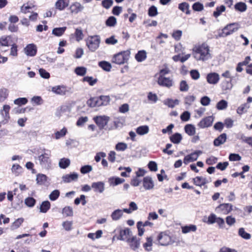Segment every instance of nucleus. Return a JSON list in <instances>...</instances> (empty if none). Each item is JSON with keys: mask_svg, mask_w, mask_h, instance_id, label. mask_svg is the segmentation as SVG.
Listing matches in <instances>:
<instances>
[{"mask_svg": "<svg viewBox=\"0 0 252 252\" xmlns=\"http://www.w3.org/2000/svg\"><path fill=\"white\" fill-rule=\"evenodd\" d=\"M192 55L197 61L205 62L211 58L209 47L205 43L195 45L192 49Z\"/></svg>", "mask_w": 252, "mask_h": 252, "instance_id": "f257e3e1", "label": "nucleus"}, {"mask_svg": "<svg viewBox=\"0 0 252 252\" xmlns=\"http://www.w3.org/2000/svg\"><path fill=\"white\" fill-rule=\"evenodd\" d=\"M110 98L108 95H101L99 96L91 97L87 102L90 107L106 106L110 103Z\"/></svg>", "mask_w": 252, "mask_h": 252, "instance_id": "f03ea898", "label": "nucleus"}, {"mask_svg": "<svg viewBox=\"0 0 252 252\" xmlns=\"http://www.w3.org/2000/svg\"><path fill=\"white\" fill-rule=\"evenodd\" d=\"M239 24L237 23H233L227 25L221 30L218 31V34L215 35L216 38L221 37H226L232 34L239 29Z\"/></svg>", "mask_w": 252, "mask_h": 252, "instance_id": "7ed1b4c3", "label": "nucleus"}, {"mask_svg": "<svg viewBox=\"0 0 252 252\" xmlns=\"http://www.w3.org/2000/svg\"><path fill=\"white\" fill-rule=\"evenodd\" d=\"M43 151H47V152H44L40 156H38V158L39 161V164L42 168L49 169L51 167V159H50V157L51 156V152L49 150H46L45 149H43Z\"/></svg>", "mask_w": 252, "mask_h": 252, "instance_id": "20e7f679", "label": "nucleus"}, {"mask_svg": "<svg viewBox=\"0 0 252 252\" xmlns=\"http://www.w3.org/2000/svg\"><path fill=\"white\" fill-rule=\"evenodd\" d=\"M86 45L91 52H94L99 47L100 38L98 35L91 36L86 39Z\"/></svg>", "mask_w": 252, "mask_h": 252, "instance_id": "39448f33", "label": "nucleus"}, {"mask_svg": "<svg viewBox=\"0 0 252 252\" xmlns=\"http://www.w3.org/2000/svg\"><path fill=\"white\" fill-rule=\"evenodd\" d=\"M109 120V117L105 115L96 116L94 118V121L100 130L103 129L110 130L112 128V127H105Z\"/></svg>", "mask_w": 252, "mask_h": 252, "instance_id": "423d86ee", "label": "nucleus"}, {"mask_svg": "<svg viewBox=\"0 0 252 252\" xmlns=\"http://www.w3.org/2000/svg\"><path fill=\"white\" fill-rule=\"evenodd\" d=\"M52 91L57 94L61 95H64L67 93H72L71 91V88H68L63 85L53 87L52 88Z\"/></svg>", "mask_w": 252, "mask_h": 252, "instance_id": "0eeeda50", "label": "nucleus"}, {"mask_svg": "<svg viewBox=\"0 0 252 252\" xmlns=\"http://www.w3.org/2000/svg\"><path fill=\"white\" fill-rule=\"evenodd\" d=\"M202 153L200 150L195 151V152L185 156L184 158V163L185 164H188L189 162L196 161L198 157Z\"/></svg>", "mask_w": 252, "mask_h": 252, "instance_id": "6e6552de", "label": "nucleus"}, {"mask_svg": "<svg viewBox=\"0 0 252 252\" xmlns=\"http://www.w3.org/2000/svg\"><path fill=\"white\" fill-rule=\"evenodd\" d=\"M214 121V117L213 116L206 117L198 123L197 126L201 128L208 127L212 125Z\"/></svg>", "mask_w": 252, "mask_h": 252, "instance_id": "1a4fd4ad", "label": "nucleus"}, {"mask_svg": "<svg viewBox=\"0 0 252 252\" xmlns=\"http://www.w3.org/2000/svg\"><path fill=\"white\" fill-rule=\"evenodd\" d=\"M126 60V51H122L115 55L112 59L113 63L118 64H122Z\"/></svg>", "mask_w": 252, "mask_h": 252, "instance_id": "9d476101", "label": "nucleus"}, {"mask_svg": "<svg viewBox=\"0 0 252 252\" xmlns=\"http://www.w3.org/2000/svg\"><path fill=\"white\" fill-rule=\"evenodd\" d=\"M232 205L229 203L221 204L216 208V211L220 212L222 214L227 215L232 211Z\"/></svg>", "mask_w": 252, "mask_h": 252, "instance_id": "9b49d317", "label": "nucleus"}, {"mask_svg": "<svg viewBox=\"0 0 252 252\" xmlns=\"http://www.w3.org/2000/svg\"><path fill=\"white\" fill-rule=\"evenodd\" d=\"M10 107L9 105H4L3 109L0 111V113L2 116L4 120L1 121L0 124H5L8 122L10 119L9 110Z\"/></svg>", "mask_w": 252, "mask_h": 252, "instance_id": "f8f14e48", "label": "nucleus"}, {"mask_svg": "<svg viewBox=\"0 0 252 252\" xmlns=\"http://www.w3.org/2000/svg\"><path fill=\"white\" fill-rule=\"evenodd\" d=\"M24 51L27 56L34 57L37 53V47L33 43L28 44L24 48Z\"/></svg>", "mask_w": 252, "mask_h": 252, "instance_id": "ddd939ff", "label": "nucleus"}, {"mask_svg": "<svg viewBox=\"0 0 252 252\" xmlns=\"http://www.w3.org/2000/svg\"><path fill=\"white\" fill-rule=\"evenodd\" d=\"M158 83L159 85L170 88L173 85V81L170 78L159 76L158 79Z\"/></svg>", "mask_w": 252, "mask_h": 252, "instance_id": "4468645a", "label": "nucleus"}, {"mask_svg": "<svg viewBox=\"0 0 252 252\" xmlns=\"http://www.w3.org/2000/svg\"><path fill=\"white\" fill-rule=\"evenodd\" d=\"M206 80L209 84L215 85L217 84L220 80L219 74L216 72L208 73L206 76Z\"/></svg>", "mask_w": 252, "mask_h": 252, "instance_id": "2eb2a0df", "label": "nucleus"}, {"mask_svg": "<svg viewBox=\"0 0 252 252\" xmlns=\"http://www.w3.org/2000/svg\"><path fill=\"white\" fill-rule=\"evenodd\" d=\"M35 7V6L31 2H28L24 3L20 7V12L23 14H27L31 13L32 10Z\"/></svg>", "mask_w": 252, "mask_h": 252, "instance_id": "dca6fc26", "label": "nucleus"}, {"mask_svg": "<svg viewBox=\"0 0 252 252\" xmlns=\"http://www.w3.org/2000/svg\"><path fill=\"white\" fill-rule=\"evenodd\" d=\"M91 187L94 192L101 193L104 190V183L101 181L94 182L92 184Z\"/></svg>", "mask_w": 252, "mask_h": 252, "instance_id": "f3484780", "label": "nucleus"}, {"mask_svg": "<svg viewBox=\"0 0 252 252\" xmlns=\"http://www.w3.org/2000/svg\"><path fill=\"white\" fill-rule=\"evenodd\" d=\"M143 185L146 190H150L154 188V184L151 177L146 176L143 178Z\"/></svg>", "mask_w": 252, "mask_h": 252, "instance_id": "a211bd4d", "label": "nucleus"}, {"mask_svg": "<svg viewBox=\"0 0 252 252\" xmlns=\"http://www.w3.org/2000/svg\"><path fill=\"white\" fill-rule=\"evenodd\" d=\"M78 175L77 173L73 172L69 174H66L63 176L62 179L64 183H70L76 181L78 179Z\"/></svg>", "mask_w": 252, "mask_h": 252, "instance_id": "6ab92c4d", "label": "nucleus"}, {"mask_svg": "<svg viewBox=\"0 0 252 252\" xmlns=\"http://www.w3.org/2000/svg\"><path fill=\"white\" fill-rule=\"evenodd\" d=\"M125 179L117 177H111L108 178V182L111 187H114L121 184L125 182Z\"/></svg>", "mask_w": 252, "mask_h": 252, "instance_id": "aec40b11", "label": "nucleus"}, {"mask_svg": "<svg viewBox=\"0 0 252 252\" xmlns=\"http://www.w3.org/2000/svg\"><path fill=\"white\" fill-rule=\"evenodd\" d=\"M84 6L78 2L72 3L70 6L71 12L74 14L81 12L84 9Z\"/></svg>", "mask_w": 252, "mask_h": 252, "instance_id": "412c9836", "label": "nucleus"}, {"mask_svg": "<svg viewBox=\"0 0 252 252\" xmlns=\"http://www.w3.org/2000/svg\"><path fill=\"white\" fill-rule=\"evenodd\" d=\"M149 127L147 125L139 126L135 129L136 133L141 136L147 134L149 133Z\"/></svg>", "mask_w": 252, "mask_h": 252, "instance_id": "4be33fe9", "label": "nucleus"}, {"mask_svg": "<svg viewBox=\"0 0 252 252\" xmlns=\"http://www.w3.org/2000/svg\"><path fill=\"white\" fill-rule=\"evenodd\" d=\"M193 182L194 185L197 186L201 187L208 183L206 178L201 176H197L193 179Z\"/></svg>", "mask_w": 252, "mask_h": 252, "instance_id": "5701e85b", "label": "nucleus"}, {"mask_svg": "<svg viewBox=\"0 0 252 252\" xmlns=\"http://www.w3.org/2000/svg\"><path fill=\"white\" fill-rule=\"evenodd\" d=\"M69 4L68 0H58L55 4L56 8L59 10H64Z\"/></svg>", "mask_w": 252, "mask_h": 252, "instance_id": "b1692460", "label": "nucleus"}, {"mask_svg": "<svg viewBox=\"0 0 252 252\" xmlns=\"http://www.w3.org/2000/svg\"><path fill=\"white\" fill-rule=\"evenodd\" d=\"M226 134L222 133L214 140V144L215 146H219L223 144L226 141Z\"/></svg>", "mask_w": 252, "mask_h": 252, "instance_id": "393cba45", "label": "nucleus"}, {"mask_svg": "<svg viewBox=\"0 0 252 252\" xmlns=\"http://www.w3.org/2000/svg\"><path fill=\"white\" fill-rule=\"evenodd\" d=\"M182 232L184 234L189 233L190 232H195L197 230V227L194 224H189L182 226Z\"/></svg>", "mask_w": 252, "mask_h": 252, "instance_id": "a878e982", "label": "nucleus"}, {"mask_svg": "<svg viewBox=\"0 0 252 252\" xmlns=\"http://www.w3.org/2000/svg\"><path fill=\"white\" fill-rule=\"evenodd\" d=\"M135 58L138 62H142L147 58V53L145 50L139 51L135 55Z\"/></svg>", "mask_w": 252, "mask_h": 252, "instance_id": "bb28decb", "label": "nucleus"}, {"mask_svg": "<svg viewBox=\"0 0 252 252\" xmlns=\"http://www.w3.org/2000/svg\"><path fill=\"white\" fill-rule=\"evenodd\" d=\"M186 133L189 136H193L195 133V127L192 124H187L184 127Z\"/></svg>", "mask_w": 252, "mask_h": 252, "instance_id": "cd10ccee", "label": "nucleus"}, {"mask_svg": "<svg viewBox=\"0 0 252 252\" xmlns=\"http://www.w3.org/2000/svg\"><path fill=\"white\" fill-rule=\"evenodd\" d=\"M232 80L230 79L229 81L224 80L221 84V87L223 91H230L233 87V85L231 83Z\"/></svg>", "mask_w": 252, "mask_h": 252, "instance_id": "c85d7f7f", "label": "nucleus"}, {"mask_svg": "<svg viewBox=\"0 0 252 252\" xmlns=\"http://www.w3.org/2000/svg\"><path fill=\"white\" fill-rule=\"evenodd\" d=\"M123 212H126V208L122 210L120 209L115 210L111 214L112 219L115 220H119L123 215Z\"/></svg>", "mask_w": 252, "mask_h": 252, "instance_id": "c756f323", "label": "nucleus"}, {"mask_svg": "<svg viewBox=\"0 0 252 252\" xmlns=\"http://www.w3.org/2000/svg\"><path fill=\"white\" fill-rule=\"evenodd\" d=\"M129 243V246L131 249L135 250L137 249L140 245L139 240L136 238L133 237L129 240H127Z\"/></svg>", "mask_w": 252, "mask_h": 252, "instance_id": "7c9ffc66", "label": "nucleus"}, {"mask_svg": "<svg viewBox=\"0 0 252 252\" xmlns=\"http://www.w3.org/2000/svg\"><path fill=\"white\" fill-rule=\"evenodd\" d=\"M170 237L168 235L163 234L162 233H161L158 236V240L159 242L160 243V245L162 246H166L168 244V242H165L163 240H168V241H170Z\"/></svg>", "mask_w": 252, "mask_h": 252, "instance_id": "2f4dec72", "label": "nucleus"}, {"mask_svg": "<svg viewBox=\"0 0 252 252\" xmlns=\"http://www.w3.org/2000/svg\"><path fill=\"white\" fill-rule=\"evenodd\" d=\"M189 5L188 3L184 2L180 3L178 8L183 12H185L186 14H189L190 11L189 10Z\"/></svg>", "mask_w": 252, "mask_h": 252, "instance_id": "473e14b6", "label": "nucleus"}, {"mask_svg": "<svg viewBox=\"0 0 252 252\" xmlns=\"http://www.w3.org/2000/svg\"><path fill=\"white\" fill-rule=\"evenodd\" d=\"M234 8L236 11L244 12L247 10V6L244 2H239L235 4Z\"/></svg>", "mask_w": 252, "mask_h": 252, "instance_id": "72a5a7b5", "label": "nucleus"}, {"mask_svg": "<svg viewBox=\"0 0 252 252\" xmlns=\"http://www.w3.org/2000/svg\"><path fill=\"white\" fill-rule=\"evenodd\" d=\"M182 139V135L179 133H175L170 137V141L174 144H179Z\"/></svg>", "mask_w": 252, "mask_h": 252, "instance_id": "f704fd0d", "label": "nucleus"}, {"mask_svg": "<svg viewBox=\"0 0 252 252\" xmlns=\"http://www.w3.org/2000/svg\"><path fill=\"white\" fill-rule=\"evenodd\" d=\"M70 164V161L69 159L67 158H61L59 162V166L62 169H65Z\"/></svg>", "mask_w": 252, "mask_h": 252, "instance_id": "c9c22d12", "label": "nucleus"}, {"mask_svg": "<svg viewBox=\"0 0 252 252\" xmlns=\"http://www.w3.org/2000/svg\"><path fill=\"white\" fill-rule=\"evenodd\" d=\"M51 204L49 201H44L42 202L40 207V212L41 213H45L50 208Z\"/></svg>", "mask_w": 252, "mask_h": 252, "instance_id": "e433bc0d", "label": "nucleus"}, {"mask_svg": "<svg viewBox=\"0 0 252 252\" xmlns=\"http://www.w3.org/2000/svg\"><path fill=\"white\" fill-rule=\"evenodd\" d=\"M66 27L56 28L52 30V34L57 36H62L65 32Z\"/></svg>", "mask_w": 252, "mask_h": 252, "instance_id": "4c0bfd02", "label": "nucleus"}, {"mask_svg": "<svg viewBox=\"0 0 252 252\" xmlns=\"http://www.w3.org/2000/svg\"><path fill=\"white\" fill-rule=\"evenodd\" d=\"M238 235L246 240H249L251 238V235L245 231V229L243 227L240 228L238 230Z\"/></svg>", "mask_w": 252, "mask_h": 252, "instance_id": "58836bf2", "label": "nucleus"}, {"mask_svg": "<svg viewBox=\"0 0 252 252\" xmlns=\"http://www.w3.org/2000/svg\"><path fill=\"white\" fill-rule=\"evenodd\" d=\"M37 184L39 185H44L47 181V176L42 174H38L36 176Z\"/></svg>", "mask_w": 252, "mask_h": 252, "instance_id": "ea45409f", "label": "nucleus"}, {"mask_svg": "<svg viewBox=\"0 0 252 252\" xmlns=\"http://www.w3.org/2000/svg\"><path fill=\"white\" fill-rule=\"evenodd\" d=\"M179 103V101L178 99L173 100L168 98L164 101V104L170 108H173L175 105H178Z\"/></svg>", "mask_w": 252, "mask_h": 252, "instance_id": "a19ab883", "label": "nucleus"}, {"mask_svg": "<svg viewBox=\"0 0 252 252\" xmlns=\"http://www.w3.org/2000/svg\"><path fill=\"white\" fill-rule=\"evenodd\" d=\"M99 66L101 67L104 70L106 71H110L112 68L111 64L106 61H101L98 63Z\"/></svg>", "mask_w": 252, "mask_h": 252, "instance_id": "79ce46f5", "label": "nucleus"}, {"mask_svg": "<svg viewBox=\"0 0 252 252\" xmlns=\"http://www.w3.org/2000/svg\"><path fill=\"white\" fill-rule=\"evenodd\" d=\"M62 214L65 217H72L73 215L72 207L70 206H65L62 210Z\"/></svg>", "mask_w": 252, "mask_h": 252, "instance_id": "37998d69", "label": "nucleus"}, {"mask_svg": "<svg viewBox=\"0 0 252 252\" xmlns=\"http://www.w3.org/2000/svg\"><path fill=\"white\" fill-rule=\"evenodd\" d=\"M227 106V102L226 100L222 99L217 103L216 105V108L218 110H222L226 109Z\"/></svg>", "mask_w": 252, "mask_h": 252, "instance_id": "c03bdc74", "label": "nucleus"}, {"mask_svg": "<svg viewBox=\"0 0 252 252\" xmlns=\"http://www.w3.org/2000/svg\"><path fill=\"white\" fill-rule=\"evenodd\" d=\"M74 71L77 75L83 76L87 73V68L83 66H78L75 69Z\"/></svg>", "mask_w": 252, "mask_h": 252, "instance_id": "a18cd8bd", "label": "nucleus"}, {"mask_svg": "<svg viewBox=\"0 0 252 252\" xmlns=\"http://www.w3.org/2000/svg\"><path fill=\"white\" fill-rule=\"evenodd\" d=\"M250 105L247 103H244L239 106L237 109V113L239 115H242L247 111L249 108Z\"/></svg>", "mask_w": 252, "mask_h": 252, "instance_id": "49530a36", "label": "nucleus"}, {"mask_svg": "<svg viewBox=\"0 0 252 252\" xmlns=\"http://www.w3.org/2000/svg\"><path fill=\"white\" fill-rule=\"evenodd\" d=\"M82 81L87 82L90 86H93L97 82V79L91 76H85L82 79Z\"/></svg>", "mask_w": 252, "mask_h": 252, "instance_id": "de8ad7c7", "label": "nucleus"}, {"mask_svg": "<svg viewBox=\"0 0 252 252\" xmlns=\"http://www.w3.org/2000/svg\"><path fill=\"white\" fill-rule=\"evenodd\" d=\"M225 10V6L222 5L220 6H218L216 8V10L213 13V16L217 18L221 15L222 12H224Z\"/></svg>", "mask_w": 252, "mask_h": 252, "instance_id": "09e8293b", "label": "nucleus"}, {"mask_svg": "<svg viewBox=\"0 0 252 252\" xmlns=\"http://www.w3.org/2000/svg\"><path fill=\"white\" fill-rule=\"evenodd\" d=\"M35 203L36 200L32 197H28L25 199V203L29 207H33Z\"/></svg>", "mask_w": 252, "mask_h": 252, "instance_id": "8fccbe9b", "label": "nucleus"}, {"mask_svg": "<svg viewBox=\"0 0 252 252\" xmlns=\"http://www.w3.org/2000/svg\"><path fill=\"white\" fill-rule=\"evenodd\" d=\"M217 219V216L215 214L212 213L208 216L207 220H203V221L208 224H212L216 222Z\"/></svg>", "mask_w": 252, "mask_h": 252, "instance_id": "3c124183", "label": "nucleus"}, {"mask_svg": "<svg viewBox=\"0 0 252 252\" xmlns=\"http://www.w3.org/2000/svg\"><path fill=\"white\" fill-rule=\"evenodd\" d=\"M148 15L150 17H155L158 14V9L155 5H152L149 7L148 12Z\"/></svg>", "mask_w": 252, "mask_h": 252, "instance_id": "603ef678", "label": "nucleus"}, {"mask_svg": "<svg viewBox=\"0 0 252 252\" xmlns=\"http://www.w3.org/2000/svg\"><path fill=\"white\" fill-rule=\"evenodd\" d=\"M60 194V191L58 189H55L51 192L49 196V198L51 201H55L59 198Z\"/></svg>", "mask_w": 252, "mask_h": 252, "instance_id": "864d4df0", "label": "nucleus"}, {"mask_svg": "<svg viewBox=\"0 0 252 252\" xmlns=\"http://www.w3.org/2000/svg\"><path fill=\"white\" fill-rule=\"evenodd\" d=\"M10 39L9 36H3L0 38V45L2 46H8Z\"/></svg>", "mask_w": 252, "mask_h": 252, "instance_id": "5fc2aeb1", "label": "nucleus"}, {"mask_svg": "<svg viewBox=\"0 0 252 252\" xmlns=\"http://www.w3.org/2000/svg\"><path fill=\"white\" fill-rule=\"evenodd\" d=\"M24 221L22 218L17 219L11 225V228L12 230L18 228Z\"/></svg>", "mask_w": 252, "mask_h": 252, "instance_id": "6e6d98bb", "label": "nucleus"}, {"mask_svg": "<svg viewBox=\"0 0 252 252\" xmlns=\"http://www.w3.org/2000/svg\"><path fill=\"white\" fill-rule=\"evenodd\" d=\"M8 92L6 89H0V102H3L8 96Z\"/></svg>", "mask_w": 252, "mask_h": 252, "instance_id": "4d7b16f0", "label": "nucleus"}, {"mask_svg": "<svg viewBox=\"0 0 252 252\" xmlns=\"http://www.w3.org/2000/svg\"><path fill=\"white\" fill-rule=\"evenodd\" d=\"M152 238L148 237L147 238V242L143 244V247L147 251H150L152 250L151 247L152 246Z\"/></svg>", "mask_w": 252, "mask_h": 252, "instance_id": "13d9d810", "label": "nucleus"}, {"mask_svg": "<svg viewBox=\"0 0 252 252\" xmlns=\"http://www.w3.org/2000/svg\"><path fill=\"white\" fill-rule=\"evenodd\" d=\"M21 170L22 167L19 164H13L11 168L12 173L14 174L15 176L19 175V173L21 171Z\"/></svg>", "mask_w": 252, "mask_h": 252, "instance_id": "bf43d9fd", "label": "nucleus"}, {"mask_svg": "<svg viewBox=\"0 0 252 252\" xmlns=\"http://www.w3.org/2000/svg\"><path fill=\"white\" fill-rule=\"evenodd\" d=\"M67 132L66 128L63 127L60 131H58L55 133V138L56 139H59L60 138L64 136Z\"/></svg>", "mask_w": 252, "mask_h": 252, "instance_id": "052dcab7", "label": "nucleus"}, {"mask_svg": "<svg viewBox=\"0 0 252 252\" xmlns=\"http://www.w3.org/2000/svg\"><path fill=\"white\" fill-rule=\"evenodd\" d=\"M116 24V19L114 16L109 17L106 21V25L107 26L113 27Z\"/></svg>", "mask_w": 252, "mask_h": 252, "instance_id": "680f3d73", "label": "nucleus"}, {"mask_svg": "<svg viewBox=\"0 0 252 252\" xmlns=\"http://www.w3.org/2000/svg\"><path fill=\"white\" fill-rule=\"evenodd\" d=\"M182 35V31L181 30H176L173 31L172 36L173 38L179 41L180 40L181 36Z\"/></svg>", "mask_w": 252, "mask_h": 252, "instance_id": "e2e57ef3", "label": "nucleus"}, {"mask_svg": "<svg viewBox=\"0 0 252 252\" xmlns=\"http://www.w3.org/2000/svg\"><path fill=\"white\" fill-rule=\"evenodd\" d=\"M148 99L152 103H155L158 100V97L156 94H153L152 92H149L147 96Z\"/></svg>", "mask_w": 252, "mask_h": 252, "instance_id": "0e129e2a", "label": "nucleus"}, {"mask_svg": "<svg viewBox=\"0 0 252 252\" xmlns=\"http://www.w3.org/2000/svg\"><path fill=\"white\" fill-rule=\"evenodd\" d=\"M190 118V114L188 111H184L180 116L181 120L183 122H187L188 121Z\"/></svg>", "mask_w": 252, "mask_h": 252, "instance_id": "69168bd1", "label": "nucleus"}, {"mask_svg": "<svg viewBox=\"0 0 252 252\" xmlns=\"http://www.w3.org/2000/svg\"><path fill=\"white\" fill-rule=\"evenodd\" d=\"M189 89V86L187 82L182 80L180 83V90L181 92H187Z\"/></svg>", "mask_w": 252, "mask_h": 252, "instance_id": "338daca9", "label": "nucleus"}, {"mask_svg": "<svg viewBox=\"0 0 252 252\" xmlns=\"http://www.w3.org/2000/svg\"><path fill=\"white\" fill-rule=\"evenodd\" d=\"M28 102V99L25 97H20L14 101L15 104L18 105H25Z\"/></svg>", "mask_w": 252, "mask_h": 252, "instance_id": "774afa93", "label": "nucleus"}]
</instances>
